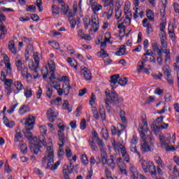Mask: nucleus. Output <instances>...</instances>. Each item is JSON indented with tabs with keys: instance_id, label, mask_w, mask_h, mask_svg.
Returning a JSON list of instances; mask_svg holds the SVG:
<instances>
[{
	"instance_id": "obj_1",
	"label": "nucleus",
	"mask_w": 179,
	"mask_h": 179,
	"mask_svg": "<svg viewBox=\"0 0 179 179\" xmlns=\"http://www.w3.org/2000/svg\"><path fill=\"white\" fill-rule=\"evenodd\" d=\"M113 104L114 107H121V101H120V98H118V94L114 89L112 88L111 95L108 96V99L105 100V103L106 105V108L108 113L111 111V106H110V103Z\"/></svg>"
},
{
	"instance_id": "obj_2",
	"label": "nucleus",
	"mask_w": 179,
	"mask_h": 179,
	"mask_svg": "<svg viewBox=\"0 0 179 179\" xmlns=\"http://www.w3.org/2000/svg\"><path fill=\"white\" fill-rule=\"evenodd\" d=\"M1 80L4 83V88L7 91V96L10 95V93H12V85L13 84V80L6 79V74H5V71H2L1 73Z\"/></svg>"
},
{
	"instance_id": "obj_3",
	"label": "nucleus",
	"mask_w": 179,
	"mask_h": 179,
	"mask_svg": "<svg viewBox=\"0 0 179 179\" xmlns=\"http://www.w3.org/2000/svg\"><path fill=\"white\" fill-rule=\"evenodd\" d=\"M162 71H164V75L166 76L169 85H174V78L171 76L170 66H169V65H164L162 68Z\"/></svg>"
},
{
	"instance_id": "obj_4",
	"label": "nucleus",
	"mask_w": 179,
	"mask_h": 179,
	"mask_svg": "<svg viewBox=\"0 0 179 179\" xmlns=\"http://www.w3.org/2000/svg\"><path fill=\"white\" fill-rule=\"evenodd\" d=\"M46 153L47 155H48L49 157L46 169H50V170H51V167H53L52 164L54 163V150L52 149V147H51V145L47 148Z\"/></svg>"
},
{
	"instance_id": "obj_5",
	"label": "nucleus",
	"mask_w": 179,
	"mask_h": 179,
	"mask_svg": "<svg viewBox=\"0 0 179 179\" xmlns=\"http://www.w3.org/2000/svg\"><path fill=\"white\" fill-rule=\"evenodd\" d=\"M71 89H72V87H71V85L69 84V78L67 76H66L64 77V80L62 85V90L64 91V94L65 96H68V94H69V92Z\"/></svg>"
},
{
	"instance_id": "obj_6",
	"label": "nucleus",
	"mask_w": 179,
	"mask_h": 179,
	"mask_svg": "<svg viewBox=\"0 0 179 179\" xmlns=\"http://www.w3.org/2000/svg\"><path fill=\"white\" fill-rule=\"evenodd\" d=\"M73 169L74 166H72V162H70L69 165H64V169H63V174H64V179H70L69 178V175L68 174V172L69 174H72L73 173Z\"/></svg>"
},
{
	"instance_id": "obj_7",
	"label": "nucleus",
	"mask_w": 179,
	"mask_h": 179,
	"mask_svg": "<svg viewBox=\"0 0 179 179\" xmlns=\"http://www.w3.org/2000/svg\"><path fill=\"white\" fill-rule=\"evenodd\" d=\"M159 36L161 41L162 50H164V48H167V34H166V31L159 32Z\"/></svg>"
},
{
	"instance_id": "obj_8",
	"label": "nucleus",
	"mask_w": 179,
	"mask_h": 179,
	"mask_svg": "<svg viewBox=\"0 0 179 179\" xmlns=\"http://www.w3.org/2000/svg\"><path fill=\"white\" fill-rule=\"evenodd\" d=\"M34 124H36V117L32 115H29L25 120V128H34Z\"/></svg>"
},
{
	"instance_id": "obj_9",
	"label": "nucleus",
	"mask_w": 179,
	"mask_h": 179,
	"mask_svg": "<svg viewBox=\"0 0 179 179\" xmlns=\"http://www.w3.org/2000/svg\"><path fill=\"white\" fill-rule=\"evenodd\" d=\"M91 26L94 32L99 30V17L97 15H92L91 17Z\"/></svg>"
},
{
	"instance_id": "obj_10",
	"label": "nucleus",
	"mask_w": 179,
	"mask_h": 179,
	"mask_svg": "<svg viewBox=\"0 0 179 179\" xmlns=\"http://www.w3.org/2000/svg\"><path fill=\"white\" fill-rule=\"evenodd\" d=\"M141 150L143 153H146V152H150L152 150V146L149 145V143L146 140L143 139L141 143Z\"/></svg>"
},
{
	"instance_id": "obj_11",
	"label": "nucleus",
	"mask_w": 179,
	"mask_h": 179,
	"mask_svg": "<svg viewBox=\"0 0 179 179\" xmlns=\"http://www.w3.org/2000/svg\"><path fill=\"white\" fill-rule=\"evenodd\" d=\"M46 115H47L50 122H54L55 121V120H57V118L58 117V113L55 114V112L54 111V110H52L51 108H50L47 111Z\"/></svg>"
},
{
	"instance_id": "obj_12",
	"label": "nucleus",
	"mask_w": 179,
	"mask_h": 179,
	"mask_svg": "<svg viewBox=\"0 0 179 179\" xmlns=\"http://www.w3.org/2000/svg\"><path fill=\"white\" fill-rule=\"evenodd\" d=\"M148 171L150 173L151 177H152V178H155V177H156L157 176L156 166H155V164H153L152 162H150V161L148 162Z\"/></svg>"
},
{
	"instance_id": "obj_13",
	"label": "nucleus",
	"mask_w": 179,
	"mask_h": 179,
	"mask_svg": "<svg viewBox=\"0 0 179 179\" xmlns=\"http://www.w3.org/2000/svg\"><path fill=\"white\" fill-rule=\"evenodd\" d=\"M48 66L51 73V76L49 78V79L52 83H55L54 81H52V79H55V63L52 62V64H48Z\"/></svg>"
},
{
	"instance_id": "obj_14",
	"label": "nucleus",
	"mask_w": 179,
	"mask_h": 179,
	"mask_svg": "<svg viewBox=\"0 0 179 179\" xmlns=\"http://www.w3.org/2000/svg\"><path fill=\"white\" fill-rule=\"evenodd\" d=\"M23 138V134H22V130L20 129V127H17L15 129V134L14 138V142L17 143Z\"/></svg>"
},
{
	"instance_id": "obj_15",
	"label": "nucleus",
	"mask_w": 179,
	"mask_h": 179,
	"mask_svg": "<svg viewBox=\"0 0 179 179\" xmlns=\"http://www.w3.org/2000/svg\"><path fill=\"white\" fill-rule=\"evenodd\" d=\"M13 85L16 89L14 91V94H19L20 92L24 89V86H23V84L20 81H16Z\"/></svg>"
},
{
	"instance_id": "obj_16",
	"label": "nucleus",
	"mask_w": 179,
	"mask_h": 179,
	"mask_svg": "<svg viewBox=\"0 0 179 179\" xmlns=\"http://www.w3.org/2000/svg\"><path fill=\"white\" fill-rule=\"evenodd\" d=\"M120 152L124 162L129 163V155L127 152V148H125V146H122L120 148Z\"/></svg>"
},
{
	"instance_id": "obj_17",
	"label": "nucleus",
	"mask_w": 179,
	"mask_h": 179,
	"mask_svg": "<svg viewBox=\"0 0 179 179\" xmlns=\"http://www.w3.org/2000/svg\"><path fill=\"white\" fill-rule=\"evenodd\" d=\"M57 136L59 137V142H61L62 144H59V148H64V145H65V134L62 132V131L59 130L57 131Z\"/></svg>"
},
{
	"instance_id": "obj_18",
	"label": "nucleus",
	"mask_w": 179,
	"mask_h": 179,
	"mask_svg": "<svg viewBox=\"0 0 179 179\" xmlns=\"http://www.w3.org/2000/svg\"><path fill=\"white\" fill-rule=\"evenodd\" d=\"M31 129H33L31 127H25V129L22 130L24 136L27 138L29 141H31V139H33V134L30 132Z\"/></svg>"
},
{
	"instance_id": "obj_19",
	"label": "nucleus",
	"mask_w": 179,
	"mask_h": 179,
	"mask_svg": "<svg viewBox=\"0 0 179 179\" xmlns=\"http://www.w3.org/2000/svg\"><path fill=\"white\" fill-rule=\"evenodd\" d=\"M0 31H1L0 34V40H3L5 38V36H6V34L8 33V31L6 30V27L3 26V22L0 20Z\"/></svg>"
},
{
	"instance_id": "obj_20",
	"label": "nucleus",
	"mask_w": 179,
	"mask_h": 179,
	"mask_svg": "<svg viewBox=\"0 0 179 179\" xmlns=\"http://www.w3.org/2000/svg\"><path fill=\"white\" fill-rule=\"evenodd\" d=\"M5 66L7 69L6 73L10 75L12 73V66H10V62H9V57L8 56L4 57Z\"/></svg>"
},
{
	"instance_id": "obj_21",
	"label": "nucleus",
	"mask_w": 179,
	"mask_h": 179,
	"mask_svg": "<svg viewBox=\"0 0 179 179\" xmlns=\"http://www.w3.org/2000/svg\"><path fill=\"white\" fill-rule=\"evenodd\" d=\"M120 79V74H114L110 76V86L111 87H114L117 83H118V80Z\"/></svg>"
},
{
	"instance_id": "obj_22",
	"label": "nucleus",
	"mask_w": 179,
	"mask_h": 179,
	"mask_svg": "<svg viewBox=\"0 0 179 179\" xmlns=\"http://www.w3.org/2000/svg\"><path fill=\"white\" fill-rule=\"evenodd\" d=\"M41 148H43V146L40 144H34L29 148V149L31 152H33L34 155H38V152Z\"/></svg>"
},
{
	"instance_id": "obj_23",
	"label": "nucleus",
	"mask_w": 179,
	"mask_h": 179,
	"mask_svg": "<svg viewBox=\"0 0 179 179\" xmlns=\"http://www.w3.org/2000/svg\"><path fill=\"white\" fill-rule=\"evenodd\" d=\"M106 164L108 166V167H110L112 170H114L115 169V163H114V156L110 155L109 159H106Z\"/></svg>"
},
{
	"instance_id": "obj_24",
	"label": "nucleus",
	"mask_w": 179,
	"mask_h": 179,
	"mask_svg": "<svg viewBox=\"0 0 179 179\" xmlns=\"http://www.w3.org/2000/svg\"><path fill=\"white\" fill-rule=\"evenodd\" d=\"M152 50L155 52H157V54H161V52H163V50H164V49H162V46H161V48H159V45L157 44V42H154L152 44Z\"/></svg>"
},
{
	"instance_id": "obj_25",
	"label": "nucleus",
	"mask_w": 179,
	"mask_h": 179,
	"mask_svg": "<svg viewBox=\"0 0 179 179\" xmlns=\"http://www.w3.org/2000/svg\"><path fill=\"white\" fill-rule=\"evenodd\" d=\"M83 75L85 80H92V73L87 68L84 67Z\"/></svg>"
},
{
	"instance_id": "obj_26",
	"label": "nucleus",
	"mask_w": 179,
	"mask_h": 179,
	"mask_svg": "<svg viewBox=\"0 0 179 179\" xmlns=\"http://www.w3.org/2000/svg\"><path fill=\"white\" fill-rule=\"evenodd\" d=\"M117 23H124L125 24H131V17H129V15H126V17H122L120 20L117 21Z\"/></svg>"
},
{
	"instance_id": "obj_27",
	"label": "nucleus",
	"mask_w": 179,
	"mask_h": 179,
	"mask_svg": "<svg viewBox=\"0 0 179 179\" xmlns=\"http://www.w3.org/2000/svg\"><path fill=\"white\" fill-rule=\"evenodd\" d=\"M143 62H139L138 64V68L137 71L138 73L142 72V70L145 69V62L148 61V57H145V59H143Z\"/></svg>"
},
{
	"instance_id": "obj_28",
	"label": "nucleus",
	"mask_w": 179,
	"mask_h": 179,
	"mask_svg": "<svg viewBox=\"0 0 179 179\" xmlns=\"http://www.w3.org/2000/svg\"><path fill=\"white\" fill-rule=\"evenodd\" d=\"M91 8L93 12H99V10H101L103 9V6H101V4H97L96 3H93L91 5Z\"/></svg>"
},
{
	"instance_id": "obj_29",
	"label": "nucleus",
	"mask_w": 179,
	"mask_h": 179,
	"mask_svg": "<svg viewBox=\"0 0 179 179\" xmlns=\"http://www.w3.org/2000/svg\"><path fill=\"white\" fill-rule=\"evenodd\" d=\"M83 23L85 26V29H89V25L91 24V19L89 17V15H85L83 18Z\"/></svg>"
},
{
	"instance_id": "obj_30",
	"label": "nucleus",
	"mask_w": 179,
	"mask_h": 179,
	"mask_svg": "<svg viewBox=\"0 0 179 179\" xmlns=\"http://www.w3.org/2000/svg\"><path fill=\"white\" fill-rule=\"evenodd\" d=\"M101 157L102 160V164H106V159H107V152L104 148H101Z\"/></svg>"
},
{
	"instance_id": "obj_31",
	"label": "nucleus",
	"mask_w": 179,
	"mask_h": 179,
	"mask_svg": "<svg viewBox=\"0 0 179 179\" xmlns=\"http://www.w3.org/2000/svg\"><path fill=\"white\" fill-rule=\"evenodd\" d=\"M8 48L13 54H17L16 48H15V41L13 40L10 41L8 43Z\"/></svg>"
},
{
	"instance_id": "obj_32",
	"label": "nucleus",
	"mask_w": 179,
	"mask_h": 179,
	"mask_svg": "<svg viewBox=\"0 0 179 179\" xmlns=\"http://www.w3.org/2000/svg\"><path fill=\"white\" fill-rule=\"evenodd\" d=\"M30 111V108L26 105H23L20 107L19 109V113L21 114V115H23V114H26V113H29Z\"/></svg>"
},
{
	"instance_id": "obj_33",
	"label": "nucleus",
	"mask_w": 179,
	"mask_h": 179,
	"mask_svg": "<svg viewBox=\"0 0 179 179\" xmlns=\"http://www.w3.org/2000/svg\"><path fill=\"white\" fill-rule=\"evenodd\" d=\"M162 52H164V54H166L165 62H170V59H171V57L170 56V50H167V48H164Z\"/></svg>"
},
{
	"instance_id": "obj_34",
	"label": "nucleus",
	"mask_w": 179,
	"mask_h": 179,
	"mask_svg": "<svg viewBox=\"0 0 179 179\" xmlns=\"http://www.w3.org/2000/svg\"><path fill=\"white\" fill-rule=\"evenodd\" d=\"M67 62H69V64H70L71 66H73V68H75V69H77L78 63L76 62V60H75L72 57H69L67 59Z\"/></svg>"
},
{
	"instance_id": "obj_35",
	"label": "nucleus",
	"mask_w": 179,
	"mask_h": 179,
	"mask_svg": "<svg viewBox=\"0 0 179 179\" xmlns=\"http://www.w3.org/2000/svg\"><path fill=\"white\" fill-rule=\"evenodd\" d=\"M24 94L27 99H30V97L33 96V91L31 90V88L27 87L24 92Z\"/></svg>"
},
{
	"instance_id": "obj_36",
	"label": "nucleus",
	"mask_w": 179,
	"mask_h": 179,
	"mask_svg": "<svg viewBox=\"0 0 179 179\" xmlns=\"http://www.w3.org/2000/svg\"><path fill=\"white\" fill-rule=\"evenodd\" d=\"M127 49L125 48V45H122L120 50L116 52V55L121 57L122 55H125L127 54Z\"/></svg>"
},
{
	"instance_id": "obj_37",
	"label": "nucleus",
	"mask_w": 179,
	"mask_h": 179,
	"mask_svg": "<svg viewBox=\"0 0 179 179\" xmlns=\"http://www.w3.org/2000/svg\"><path fill=\"white\" fill-rule=\"evenodd\" d=\"M15 65L17 66V71H20L24 68V62H22L21 60H17L15 62Z\"/></svg>"
},
{
	"instance_id": "obj_38",
	"label": "nucleus",
	"mask_w": 179,
	"mask_h": 179,
	"mask_svg": "<svg viewBox=\"0 0 179 179\" xmlns=\"http://www.w3.org/2000/svg\"><path fill=\"white\" fill-rule=\"evenodd\" d=\"M147 17L150 22H155V14L152 10H147Z\"/></svg>"
},
{
	"instance_id": "obj_39",
	"label": "nucleus",
	"mask_w": 179,
	"mask_h": 179,
	"mask_svg": "<svg viewBox=\"0 0 179 179\" xmlns=\"http://www.w3.org/2000/svg\"><path fill=\"white\" fill-rule=\"evenodd\" d=\"M168 33L169 34V37H171L172 41H176V34L174 33V29L172 28L170 30V27H169V31Z\"/></svg>"
},
{
	"instance_id": "obj_40",
	"label": "nucleus",
	"mask_w": 179,
	"mask_h": 179,
	"mask_svg": "<svg viewBox=\"0 0 179 179\" xmlns=\"http://www.w3.org/2000/svg\"><path fill=\"white\" fill-rule=\"evenodd\" d=\"M115 19L118 20L121 17V15H122V11L120 10V6H117L115 8Z\"/></svg>"
},
{
	"instance_id": "obj_41",
	"label": "nucleus",
	"mask_w": 179,
	"mask_h": 179,
	"mask_svg": "<svg viewBox=\"0 0 179 179\" xmlns=\"http://www.w3.org/2000/svg\"><path fill=\"white\" fill-rule=\"evenodd\" d=\"M149 166V162L143 160L141 163V167L144 171V173H148V167Z\"/></svg>"
},
{
	"instance_id": "obj_42",
	"label": "nucleus",
	"mask_w": 179,
	"mask_h": 179,
	"mask_svg": "<svg viewBox=\"0 0 179 179\" xmlns=\"http://www.w3.org/2000/svg\"><path fill=\"white\" fill-rule=\"evenodd\" d=\"M124 22H120L117 24V29H120V34H122V31L123 33H125V31L127 30V27L125 25H123Z\"/></svg>"
},
{
	"instance_id": "obj_43",
	"label": "nucleus",
	"mask_w": 179,
	"mask_h": 179,
	"mask_svg": "<svg viewBox=\"0 0 179 179\" xmlns=\"http://www.w3.org/2000/svg\"><path fill=\"white\" fill-rule=\"evenodd\" d=\"M63 107H64L65 110H68L69 113L72 111V107L69 105L68 100L64 101L63 103Z\"/></svg>"
},
{
	"instance_id": "obj_44",
	"label": "nucleus",
	"mask_w": 179,
	"mask_h": 179,
	"mask_svg": "<svg viewBox=\"0 0 179 179\" xmlns=\"http://www.w3.org/2000/svg\"><path fill=\"white\" fill-rule=\"evenodd\" d=\"M99 114L101 115V118L102 121H106V110H104V108H100L99 109Z\"/></svg>"
},
{
	"instance_id": "obj_45",
	"label": "nucleus",
	"mask_w": 179,
	"mask_h": 179,
	"mask_svg": "<svg viewBox=\"0 0 179 179\" xmlns=\"http://www.w3.org/2000/svg\"><path fill=\"white\" fill-rule=\"evenodd\" d=\"M41 72L43 79L47 78V76H48V68H47L46 66L43 67Z\"/></svg>"
},
{
	"instance_id": "obj_46",
	"label": "nucleus",
	"mask_w": 179,
	"mask_h": 179,
	"mask_svg": "<svg viewBox=\"0 0 179 179\" xmlns=\"http://www.w3.org/2000/svg\"><path fill=\"white\" fill-rule=\"evenodd\" d=\"M59 8L56 5L52 6V13L53 15H59Z\"/></svg>"
},
{
	"instance_id": "obj_47",
	"label": "nucleus",
	"mask_w": 179,
	"mask_h": 179,
	"mask_svg": "<svg viewBox=\"0 0 179 179\" xmlns=\"http://www.w3.org/2000/svg\"><path fill=\"white\" fill-rule=\"evenodd\" d=\"M159 142L162 146L167 148L168 145L167 143H166V138H164V136H159Z\"/></svg>"
},
{
	"instance_id": "obj_48",
	"label": "nucleus",
	"mask_w": 179,
	"mask_h": 179,
	"mask_svg": "<svg viewBox=\"0 0 179 179\" xmlns=\"http://www.w3.org/2000/svg\"><path fill=\"white\" fill-rule=\"evenodd\" d=\"M81 162H82V163H83V164H85V165L89 164V159H87V155H82Z\"/></svg>"
},
{
	"instance_id": "obj_49",
	"label": "nucleus",
	"mask_w": 179,
	"mask_h": 179,
	"mask_svg": "<svg viewBox=\"0 0 179 179\" xmlns=\"http://www.w3.org/2000/svg\"><path fill=\"white\" fill-rule=\"evenodd\" d=\"M118 83L120 85V86H125V85L128 83V78H120L118 81Z\"/></svg>"
},
{
	"instance_id": "obj_50",
	"label": "nucleus",
	"mask_w": 179,
	"mask_h": 179,
	"mask_svg": "<svg viewBox=\"0 0 179 179\" xmlns=\"http://www.w3.org/2000/svg\"><path fill=\"white\" fill-rule=\"evenodd\" d=\"M144 27H147L146 32L148 34H150V33L153 31V28L152 27V24L150 22L147 23V24Z\"/></svg>"
},
{
	"instance_id": "obj_51",
	"label": "nucleus",
	"mask_w": 179,
	"mask_h": 179,
	"mask_svg": "<svg viewBox=\"0 0 179 179\" xmlns=\"http://www.w3.org/2000/svg\"><path fill=\"white\" fill-rule=\"evenodd\" d=\"M36 6H38L39 12H43V0H36Z\"/></svg>"
},
{
	"instance_id": "obj_52",
	"label": "nucleus",
	"mask_w": 179,
	"mask_h": 179,
	"mask_svg": "<svg viewBox=\"0 0 179 179\" xmlns=\"http://www.w3.org/2000/svg\"><path fill=\"white\" fill-rule=\"evenodd\" d=\"M90 148L92 150H99V148H97V145L94 143V140H92V141H89Z\"/></svg>"
},
{
	"instance_id": "obj_53",
	"label": "nucleus",
	"mask_w": 179,
	"mask_h": 179,
	"mask_svg": "<svg viewBox=\"0 0 179 179\" xmlns=\"http://www.w3.org/2000/svg\"><path fill=\"white\" fill-rule=\"evenodd\" d=\"M101 133L104 139H108V131L107 130V128H103Z\"/></svg>"
},
{
	"instance_id": "obj_54",
	"label": "nucleus",
	"mask_w": 179,
	"mask_h": 179,
	"mask_svg": "<svg viewBox=\"0 0 179 179\" xmlns=\"http://www.w3.org/2000/svg\"><path fill=\"white\" fill-rule=\"evenodd\" d=\"M99 57L101 58V57H103V58H108V53L106 52V50H104V49H103V50L98 52Z\"/></svg>"
},
{
	"instance_id": "obj_55",
	"label": "nucleus",
	"mask_w": 179,
	"mask_h": 179,
	"mask_svg": "<svg viewBox=\"0 0 179 179\" xmlns=\"http://www.w3.org/2000/svg\"><path fill=\"white\" fill-rule=\"evenodd\" d=\"M121 165H119L120 171L122 173V174H127V169H125L124 167H125V164L121 163Z\"/></svg>"
},
{
	"instance_id": "obj_56",
	"label": "nucleus",
	"mask_w": 179,
	"mask_h": 179,
	"mask_svg": "<svg viewBox=\"0 0 179 179\" xmlns=\"http://www.w3.org/2000/svg\"><path fill=\"white\" fill-rule=\"evenodd\" d=\"M131 152H133L134 153H136L139 157H141V152L138 151V149H136V145H131L130 147Z\"/></svg>"
},
{
	"instance_id": "obj_57",
	"label": "nucleus",
	"mask_w": 179,
	"mask_h": 179,
	"mask_svg": "<svg viewBox=\"0 0 179 179\" xmlns=\"http://www.w3.org/2000/svg\"><path fill=\"white\" fill-rule=\"evenodd\" d=\"M20 150L24 155H26V153H27V146L26 145V144L24 143L20 145Z\"/></svg>"
},
{
	"instance_id": "obj_58",
	"label": "nucleus",
	"mask_w": 179,
	"mask_h": 179,
	"mask_svg": "<svg viewBox=\"0 0 179 179\" xmlns=\"http://www.w3.org/2000/svg\"><path fill=\"white\" fill-rule=\"evenodd\" d=\"M29 71V69H27V67H26V66H24V68L22 69L21 71V73H22V76L23 78H26V76L27 75V72Z\"/></svg>"
},
{
	"instance_id": "obj_59",
	"label": "nucleus",
	"mask_w": 179,
	"mask_h": 179,
	"mask_svg": "<svg viewBox=\"0 0 179 179\" xmlns=\"http://www.w3.org/2000/svg\"><path fill=\"white\" fill-rule=\"evenodd\" d=\"M36 6L30 5L26 8V10L27 12H36Z\"/></svg>"
},
{
	"instance_id": "obj_60",
	"label": "nucleus",
	"mask_w": 179,
	"mask_h": 179,
	"mask_svg": "<svg viewBox=\"0 0 179 179\" xmlns=\"http://www.w3.org/2000/svg\"><path fill=\"white\" fill-rule=\"evenodd\" d=\"M69 22H70L71 29H75V26H76V20L73 18H69Z\"/></svg>"
},
{
	"instance_id": "obj_61",
	"label": "nucleus",
	"mask_w": 179,
	"mask_h": 179,
	"mask_svg": "<svg viewBox=\"0 0 179 179\" xmlns=\"http://www.w3.org/2000/svg\"><path fill=\"white\" fill-rule=\"evenodd\" d=\"M95 101H96V95L94 94V93H92L91 98L90 100V106H93V104H94Z\"/></svg>"
},
{
	"instance_id": "obj_62",
	"label": "nucleus",
	"mask_w": 179,
	"mask_h": 179,
	"mask_svg": "<svg viewBox=\"0 0 179 179\" xmlns=\"http://www.w3.org/2000/svg\"><path fill=\"white\" fill-rule=\"evenodd\" d=\"M80 129L83 130L86 129V120L85 119H82L81 122L80 123Z\"/></svg>"
},
{
	"instance_id": "obj_63",
	"label": "nucleus",
	"mask_w": 179,
	"mask_h": 179,
	"mask_svg": "<svg viewBox=\"0 0 179 179\" xmlns=\"http://www.w3.org/2000/svg\"><path fill=\"white\" fill-rule=\"evenodd\" d=\"M46 96L48 99H51V97H52V88H48V90L46 91Z\"/></svg>"
},
{
	"instance_id": "obj_64",
	"label": "nucleus",
	"mask_w": 179,
	"mask_h": 179,
	"mask_svg": "<svg viewBox=\"0 0 179 179\" xmlns=\"http://www.w3.org/2000/svg\"><path fill=\"white\" fill-rule=\"evenodd\" d=\"M175 69L177 71V76H178V86L179 87V66L175 64Z\"/></svg>"
}]
</instances>
